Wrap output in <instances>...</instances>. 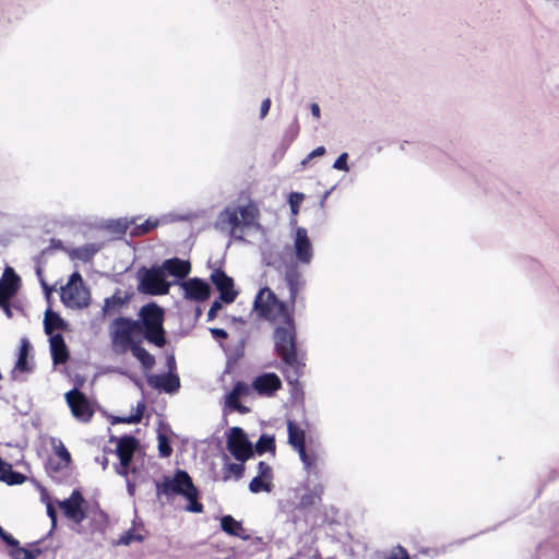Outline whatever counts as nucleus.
<instances>
[{
    "label": "nucleus",
    "mask_w": 559,
    "mask_h": 559,
    "mask_svg": "<svg viewBox=\"0 0 559 559\" xmlns=\"http://www.w3.org/2000/svg\"><path fill=\"white\" fill-rule=\"evenodd\" d=\"M294 308L290 300L278 299L267 286L260 288L255 295L253 311L260 319L271 320L276 316L283 319V324L277 325L273 332L275 354L299 350Z\"/></svg>",
    "instance_id": "obj_1"
},
{
    "label": "nucleus",
    "mask_w": 559,
    "mask_h": 559,
    "mask_svg": "<svg viewBox=\"0 0 559 559\" xmlns=\"http://www.w3.org/2000/svg\"><path fill=\"white\" fill-rule=\"evenodd\" d=\"M165 309L156 301L143 305L138 318L119 316L110 324V331L117 334H131L142 336L148 344L158 348L167 345V332L164 328Z\"/></svg>",
    "instance_id": "obj_2"
},
{
    "label": "nucleus",
    "mask_w": 559,
    "mask_h": 559,
    "mask_svg": "<svg viewBox=\"0 0 559 559\" xmlns=\"http://www.w3.org/2000/svg\"><path fill=\"white\" fill-rule=\"evenodd\" d=\"M281 359L280 370L290 386V399L295 405H299L305 414V392L299 379L305 373V354L299 350H290L276 354Z\"/></svg>",
    "instance_id": "obj_3"
},
{
    "label": "nucleus",
    "mask_w": 559,
    "mask_h": 559,
    "mask_svg": "<svg viewBox=\"0 0 559 559\" xmlns=\"http://www.w3.org/2000/svg\"><path fill=\"white\" fill-rule=\"evenodd\" d=\"M138 292L150 296H164L169 293L173 282L165 280L158 263L151 266L142 265L138 269Z\"/></svg>",
    "instance_id": "obj_4"
},
{
    "label": "nucleus",
    "mask_w": 559,
    "mask_h": 559,
    "mask_svg": "<svg viewBox=\"0 0 559 559\" xmlns=\"http://www.w3.org/2000/svg\"><path fill=\"white\" fill-rule=\"evenodd\" d=\"M112 348L117 354H124L128 350L131 352L132 356L139 360L141 367L144 370H151L155 362V356L148 353L143 346L142 342L145 341L142 336L131 334H117L111 332Z\"/></svg>",
    "instance_id": "obj_5"
},
{
    "label": "nucleus",
    "mask_w": 559,
    "mask_h": 559,
    "mask_svg": "<svg viewBox=\"0 0 559 559\" xmlns=\"http://www.w3.org/2000/svg\"><path fill=\"white\" fill-rule=\"evenodd\" d=\"M193 484L192 477L186 469L176 468L174 474L164 475L160 481H156V495L158 497L165 496L168 501L173 500L176 496L187 493V490Z\"/></svg>",
    "instance_id": "obj_6"
},
{
    "label": "nucleus",
    "mask_w": 559,
    "mask_h": 559,
    "mask_svg": "<svg viewBox=\"0 0 559 559\" xmlns=\"http://www.w3.org/2000/svg\"><path fill=\"white\" fill-rule=\"evenodd\" d=\"M226 450L228 455L238 462H247L253 459L252 441L243 428L234 426L225 431Z\"/></svg>",
    "instance_id": "obj_7"
},
{
    "label": "nucleus",
    "mask_w": 559,
    "mask_h": 559,
    "mask_svg": "<svg viewBox=\"0 0 559 559\" xmlns=\"http://www.w3.org/2000/svg\"><path fill=\"white\" fill-rule=\"evenodd\" d=\"M55 502L63 516L76 525H80L88 515V502L80 488H74L68 498L56 499Z\"/></svg>",
    "instance_id": "obj_8"
},
{
    "label": "nucleus",
    "mask_w": 559,
    "mask_h": 559,
    "mask_svg": "<svg viewBox=\"0 0 559 559\" xmlns=\"http://www.w3.org/2000/svg\"><path fill=\"white\" fill-rule=\"evenodd\" d=\"M8 554L12 559H37L39 555L45 551H56L58 546L52 545V540L47 542L46 538H39L36 542L29 543L26 547L21 546L20 542L12 536L5 544Z\"/></svg>",
    "instance_id": "obj_9"
},
{
    "label": "nucleus",
    "mask_w": 559,
    "mask_h": 559,
    "mask_svg": "<svg viewBox=\"0 0 559 559\" xmlns=\"http://www.w3.org/2000/svg\"><path fill=\"white\" fill-rule=\"evenodd\" d=\"M173 285H178L183 292V298L189 301L204 302L211 297V286L204 278L194 276L188 280H174Z\"/></svg>",
    "instance_id": "obj_10"
},
{
    "label": "nucleus",
    "mask_w": 559,
    "mask_h": 559,
    "mask_svg": "<svg viewBox=\"0 0 559 559\" xmlns=\"http://www.w3.org/2000/svg\"><path fill=\"white\" fill-rule=\"evenodd\" d=\"M210 281L218 292L219 299L225 300L226 305H230L237 299L239 292L235 287V281L222 267L212 271Z\"/></svg>",
    "instance_id": "obj_11"
},
{
    "label": "nucleus",
    "mask_w": 559,
    "mask_h": 559,
    "mask_svg": "<svg viewBox=\"0 0 559 559\" xmlns=\"http://www.w3.org/2000/svg\"><path fill=\"white\" fill-rule=\"evenodd\" d=\"M60 300L70 309H85L91 305V290L87 285L62 286L60 288Z\"/></svg>",
    "instance_id": "obj_12"
},
{
    "label": "nucleus",
    "mask_w": 559,
    "mask_h": 559,
    "mask_svg": "<svg viewBox=\"0 0 559 559\" xmlns=\"http://www.w3.org/2000/svg\"><path fill=\"white\" fill-rule=\"evenodd\" d=\"M146 382L153 390L169 395L178 393L181 386L180 377L178 373H147Z\"/></svg>",
    "instance_id": "obj_13"
},
{
    "label": "nucleus",
    "mask_w": 559,
    "mask_h": 559,
    "mask_svg": "<svg viewBox=\"0 0 559 559\" xmlns=\"http://www.w3.org/2000/svg\"><path fill=\"white\" fill-rule=\"evenodd\" d=\"M258 475L254 476L249 485L248 489L251 493L271 492L274 488L273 485V469L270 464L264 461L258 463Z\"/></svg>",
    "instance_id": "obj_14"
},
{
    "label": "nucleus",
    "mask_w": 559,
    "mask_h": 559,
    "mask_svg": "<svg viewBox=\"0 0 559 559\" xmlns=\"http://www.w3.org/2000/svg\"><path fill=\"white\" fill-rule=\"evenodd\" d=\"M295 259L299 263L308 264L313 257V248L305 227H297L294 237Z\"/></svg>",
    "instance_id": "obj_15"
},
{
    "label": "nucleus",
    "mask_w": 559,
    "mask_h": 559,
    "mask_svg": "<svg viewBox=\"0 0 559 559\" xmlns=\"http://www.w3.org/2000/svg\"><path fill=\"white\" fill-rule=\"evenodd\" d=\"M251 386L258 395L270 397L282 388V380L275 372H263L253 379Z\"/></svg>",
    "instance_id": "obj_16"
},
{
    "label": "nucleus",
    "mask_w": 559,
    "mask_h": 559,
    "mask_svg": "<svg viewBox=\"0 0 559 559\" xmlns=\"http://www.w3.org/2000/svg\"><path fill=\"white\" fill-rule=\"evenodd\" d=\"M159 267L163 272L165 280L173 276L174 280L183 281L191 272V263L189 260H183L178 257H173L164 260Z\"/></svg>",
    "instance_id": "obj_17"
},
{
    "label": "nucleus",
    "mask_w": 559,
    "mask_h": 559,
    "mask_svg": "<svg viewBox=\"0 0 559 559\" xmlns=\"http://www.w3.org/2000/svg\"><path fill=\"white\" fill-rule=\"evenodd\" d=\"M66 402L75 419L82 423H88L92 419L95 411L86 394L72 396Z\"/></svg>",
    "instance_id": "obj_18"
},
{
    "label": "nucleus",
    "mask_w": 559,
    "mask_h": 559,
    "mask_svg": "<svg viewBox=\"0 0 559 559\" xmlns=\"http://www.w3.org/2000/svg\"><path fill=\"white\" fill-rule=\"evenodd\" d=\"M22 285L20 275L14 271L13 267L7 266L2 276L0 277V298L1 299H13Z\"/></svg>",
    "instance_id": "obj_19"
},
{
    "label": "nucleus",
    "mask_w": 559,
    "mask_h": 559,
    "mask_svg": "<svg viewBox=\"0 0 559 559\" xmlns=\"http://www.w3.org/2000/svg\"><path fill=\"white\" fill-rule=\"evenodd\" d=\"M48 342L53 367L66 364L70 359V350L62 333L48 336Z\"/></svg>",
    "instance_id": "obj_20"
},
{
    "label": "nucleus",
    "mask_w": 559,
    "mask_h": 559,
    "mask_svg": "<svg viewBox=\"0 0 559 559\" xmlns=\"http://www.w3.org/2000/svg\"><path fill=\"white\" fill-rule=\"evenodd\" d=\"M32 344L27 337H22L19 346L17 358L13 368V372L28 373L34 370L32 361Z\"/></svg>",
    "instance_id": "obj_21"
},
{
    "label": "nucleus",
    "mask_w": 559,
    "mask_h": 559,
    "mask_svg": "<svg viewBox=\"0 0 559 559\" xmlns=\"http://www.w3.org/2000/svg\"><path fill=\"white\" fill-rule=\"evenodd\" d=\"M223 462L221 480L227 483L230 479L239 480L243 477L246 472V462H231L230 455L225 452L221 453Z\"/></svg>",
    "instance_id": "obj_22"
},
{
    "label": "nucleus",
    "mask_w": 559,
    "mask_h": 559,
    "mask_svg": "<svg viewBox=\"0 0 559 559\" xmlns=\"http://www.w3.org/2000/svg\"><path fill=\"white\" fill-rule=\"evenodd\" d=\"M43 324L44 332L48 336L55 335V330L60 333L70 331V323L58 311L52 310L50 306L45 311Z\"/></svg>",
    "instance_id": "obj_23"
},
{
    "label": "nucleus",
    "mask_w": 559,
    "mask_h": 559,
    "mask_svg": "<svg viewBox=\"0 0 559 559\" xmlns=\"http://www.w3.org/2000/svg\"><path fill=\"white\" fill-rule=\"evenodd\" d=\"M284 280L289 290L290 302L295 305L299 290L305 286V281L297 265L290 264L286 267Z\"/></svg>",
    "instance_id": "obj_24"
},
{
    "label": "nucleus",
    "mask_w": 559,
    "mask_h": 559,
    "mask_svg": "<svg viewBox=\"0 0 559 559\" xmlns=\"http://www.w3.org/2000/svg\"><path fill=\"white\" fill-rule=\"evenodd\" d=\"M248 337L249 332L242 331L240 338L233 349L229 346L223 347V350L226 355V368L224 370L225 373H228L233 366H235L245 356V348Z\"/></svg>",
    "instance_id": "obj_25"
},
{
    "label": "nucleus",
    "mask_w": 559,
    "mask_h": 559,
    "mask_svg": "<svg viewBox=\"0 0 559 559\" xmlns=\"http://www.w3.org/2000/svg\"><path fill=\"white\" fill-rule=\"evenodd\" d=\"M121 443L114 450H108L109 453H114L117 456H127L134 460L136 452L141 450L140 440L132 433H124L120 436Z\"/></svg>",
    "instance_id": "obj_26"
},
{
    "label": "nucleus",
    "mask_w": 559,
    "mask_h": 559,
    "mask_svg": "<svg viewBox=\"0 0 559 559\" xmlns=\"http://www.w3.org/2000/svg\"><path fill=\"white\" fill-rule=\"evenodd\" d=\"M221 530L229 536L238 537L242 540H249L250 535L247 533L241 521L236 520L230 514L222 515Z\"/></svg>",
    "instance_id": "obj_27"
},
{
    "label": "nucleus",
    "mask_w": 559,
    "mask_h": 559,
    "mask_svg": "<svg viewBox=\"0 0 559 559\" xmlns=\"http://www.w3.org/2000/svg\"><path fill=\"white\" fill-rule=\"evenodd\" d=\"M26 480V475L15 471L11 463L0 456V481L8 486H16L24 484Z\"/></svg>",
    "instance_id": "obj_28"
},
{
    "label": "nucleus",
    "mask_w": 559,
    "mask_h": 559,
    "mask_svg": "<svg viewBox=\"0 0 559 559\" xmlns=\"http://www.w3.org/2000/svg\"><path fill=\"white\" fill-rule=\"evenodd\" d=\"M68 467L64 466V462L61 460L57 461L52 457H48L45 462L47 475L57 484H66L68 481L69 474L66 471Z\"/></svg>",
    "instance_id": "obj_29"
},
{
    "label": "nucleus",
    "mask_w": 559,
    "mask_h": 559,
    "mask_svg": "<svg viewBox=\"0 0 559 559\" xmlns=\"http://www.w3.org/2000/svg\"><path fill=\"white\" fill-rule=\"evenodd\" d=\"M138 217H119V218H111L106 219L100 228L109 231L112 235H117L119 237L123 236L127 230L136 222Z\"/></svg>",
    "instance_id": "obj_30"
},
{
    "label": "nucleus",
    "mask_w": 559,
    "mask_h": 559,
    "mask_svg": "<svg viewBox=\"0 0 559 559\" xmlns=\"http://www.w3.org/2000/svg\"><path fill=\"white\" fill-rule=\"evenodd\" d=\"M102 249V245L99 243H86L84 246L73 248L68 251L70 259L80 260L84 263H88L93 260V258L97 254V252Z\"/></svg>",
    "instance_id": "obj_31"
},
{
    "label": "nucleus",
    "mask_w": 559,
    "mask_h": 559,
    "mask_svg": "<svg viewBox=\"0 0 559 559\" xmlns=\"http://www.w3.org/2000/svg\"><path fill=\"white\" fill-rule=\"evenodd\" d=\"M287 432H288V444L293 448L306 447V431L300 427V425L293 420L287 419L286 421Z\"/></svg>",
    "instance_id": "obj_32"
},
{
    "label": "nucleus",
    "mask_w": 559,
    "mask_h": 559,
    "mask_svg": "<svg viewBox=\"0 0 559 559\" xmlns=\"http://www.w3.org/2000/svg\"><path fill=\"white\" fill-rule=\"evenodd\" d=\"M237 209L240 214L242 226H254L258 229L261 228V224L257 222L259 217V209L252 201L246 205H238Z\"/></svg>",
    "instance_id": "obj_33"
},
{
    "label": "nucleus",
    "mask_w": 559,
    "mask_h": 559,
    "mask_svg": "<svg viewBox=\"0 0 559 559\" xmlns=\"http://www.w3.org/2000/svg\"><path fill=\"white\" fill-rule=\"evenodd\" d=\"M200 489L193 484H191L190 488L187 490V493H183L181 497L187 501L185 506V511L190 513H202L204 511L203 503L200 499Z\"/></svg>",
    "instance_id": "obj_34"
},
{
    "label": "nucleus",
    "mask_w": 559,
    "mask_h": 559,
    "mask_svg": "<svg viewBox=\"0 0 559 559\" xmlns=\"http://www.w3.org/2000/svg\"><path fill=\"white\" fill-rule=\"evenodd\" d=\"M253 457L255 455H263L266 452H270L272 454H275L276 451V441L274 435L269 433H261L258 441L255 443L252 442Z\"/></svg>",
    "instance_id": "obj_35"
},
{
    "label": "nucleus",
    "mask_w": 559,
    "mask_h": 559,
    "mask_svg": "<svg viewBox=\"0 0 559 559\" xmlns=\"http://www.w3.org/2000/svg\"><path fill=\"white\" fill-rule=\"evenodd\" d=\"M323 495V486L321 484H317L313 486L312 489L306 491L301 495L299 498L297 509L299 510H306L310 507L317 504L318 502H321Z\"/></svg>",
    "instance_id": "obj_36"
},
{
    "label": "nucleus",
    "mask_w": 559,
    "mask_h": 559,
    "mask_svg": "<svg viewBox=\"0 0 559 559\" xmlns=\"http://www.w3.org/2000/svg\"><path fill=\"white\" fill-rule=\"evenodd\" d=\"M132 298V294L127 293L123 297L120 296V289H116L115 294L110 297L105 298L103 312L108 313L109 311L116 310L127 304Z\"/></svg>",
    "instance_id": "obj_37"
},
{
    "label": "nucleus",
    "mask_w": 559,
    "mask_h": 559,
    "mask_svg": "<svg viewBox=\"0 0 559 559\" xmlns=\"http://www.w3.org/2000/svg\"><path fill=\"white\" fill-rule=\"evenodd\" d=\"M218 219L222 222V223H227L228 225H230V231L234 233L235 229L237 227H239L240 225H242L241 223V219H240V214L238 212V209L235 207V209H230V207H225L219 214H218Z\"/></svg>",
    "instance_id": "obj_38"
},
{
    "label": "nucleus",
    "mask_w": 559,
    "mask_h": 559,
    "mask_svg": "<svg viewBox=\"0 0 559 559\" xmlns=\"http://www.w3.org/2000/svg\"><path fill=\"white\" fill-rule=\"evenodd\" d=\"M158 225H159V219L152 218V217H148L141 224H136L134 222V224H132V228L130 230V236L133 238L144 236V235L148 234L150 231H152L153 229H155Z\"/></svg>",
    "instance_id": "obj_39"
},
{
    "label": "nucleus",
    "mask_w": 559,
    "mask_h": 559,
    "mask_svg": "<svg viewBox=\"0 0 559 559\" xmlns=\"http://www.w3.org/2000/svg\"><path fill=\"white\" fill-rule=\"evenodd\" d=\"M50 443L52 445V450H53V453L56 454V456H58L59 460L64 462V466H70L72 463L71 453L66 448L63 442L56 437H51Z\"/></svg>",
    "instance_id": "obj_40"
},
{
    "label": "nucleus",
    "mask_w": 559,
    "mask_h": 559,
    "mask_svg": "<svg viewBox=\"0 0 559 559\" xmlns=\"http://www.w3.org/2000/svg\"><path fill=\"white\" fill-rule=\"evenodd\" d=\"M145 539V536L135 532L134 527H130L129 530L124 531L120 537L114 543L116 546H129L132 543H143Z\"/></svg>",
    "instance_id": "obj_41"
},
{
    "label": "nucleus",
    "mask_w": 559,
    "mask_h": 559,
    "mask_svg": "<svg viewBox=\"0 0 559 559\" xmlns=\"http://www.w3.org/2000/svg\"><path fill=\"white\" fill-rule=\"evenodd\" d=\"M119 459V463L114 464L115 472L121 477H129L130 473H135L136 467L133 465V461L127 456H117Z\"/></svg>",
    "instance_id": "obj_42"
},
{
    "label": "nucleus",
    "mask_w": 559,
    "mask_h": 559,
    "mask_svg": "<svg viewBox=\"0 0 559 559\" xmlns=\"http://www.w3.org/2000/svg\"><path fill=\"white\" fill-rule=\"evenodd\" d=\"M299 122L297 117L294 118L292 123L288 126V128L285 131V134L283 136L281 145L284 147V150H287L288 146L296 140V138L299 134Z\"/></svg>",
    "instance_id": "obj_43"
},
{
    "label": "nucleus",
    "mask_w": 559,
    "mask_h": 559,
    "mask_svg": "<svg viewBox=\"0 0 559 559\" xmlns=\"http://www.w3.org/2000/svg\"><path fill=\"white\" fill-rule=\"evenodd\" d=\"M157 450L158 456L162 459H167L173 454V445L169 436L160 432L157 435Z\"/></svg>",
    "instance_id": "obj_44"
},
{
    "label": "nucleus",
    "mask_w": 559,
    "mask_h": 559,
    "mask_svg": "<svg viewBox=\"0 0 559 559\" xmlns=\"http://www.w3.org/2000/svg\"><path fill=\"white\" fill-rule=\"evenodd\" d=\"M52 500L48 501V502H45L44 504L46 506V513H47V516L50 519V522H51V527L50 530L48 531V533L43 537V538H46L47 542H50L51 540V537L57 528V525H58V514H57V511L56 509L53 508L52 506Z\"/></svg>",
    "instance_id": "obj_45"
},
{
    "label": "nucleus",
    "mask_w": 559,
    "mask_h": 559,
    "mask_svg": "<svg viewBox=\"0 0 559 559\" xmlns=\"http://www.w3.org/2000/svg\"><path fill=\"white\" fill-rule=\"evenodd\" d=\"M304 200L305 194L302 192L293 191L288 194L287 202L289 204L292 215H297L299 213Z\"/></svg>",
    "instance_id": "obj_46"
},
{
    "label": "nucleus",
    "mask_w": 559,
    "mask_h": 559,
    "mask_svg": "<svg viewBox=\"0 0 559 559\" xmlns=\"http://www.w3.org/2000/svg\"><path fill=\"white\" fill-rule=\"evenodd\" d=\"M251 389L252 386L249 385L247 382L242 381V380H238L235 382L231 391H229L228 393L230 394V396H236V397H243V396H248L251 392Z\"/></svg>",
    "instance_id": "obj_47"
},
{
    "label": "nucleus",
    "mask_w": 559,
    "mask_h": 559,
    "mask_svg": "<svg viewBox=\"0 0 559 559\" xmlns=\"http://www.w3.org/2000/svg\"><path fill=\"white\" fill-rule=\"evenodd\" d=\"M294 450L298 452L299 459L302 462L306 469H309L316 465V461H317L316 454L308 453L306 451V447L296 448Z\"/></svg>",
    "instance_id": "obj_48"
},
{
    "label": "nucleus",
    "mask_w": 559,
    "mask_h": 559,
    "mask_svg": "<svg viewBox=\"0 0 559 559\" xmlns=\"http://www.w3.org/2000/svg\"><path fill=\"white\" fill-rule=\"evenodd\" d=\"M86 379L84 376L76 373L74 377V386L64 394L66 400H70L72 396L83 395L81 388L84 385Z\"/></svg>",
    "instance_id": "obj_49"
},
{
    "label": "nucleus",
    "mask_w": 559,
    "mask_h": 559,
    "mask_svg": "<svg viewBox=\"0 0 559 559\" xmlns=\"http://www.w3.org/2000/svg\"><path fill=\"white\" fill-rule=\"evenodd\" d=\"M109 421L111 425L117 424H140V415H128V416H118V415H109Z\"/></svg>",
    "instance_id": "obj_50"
},
{
    "label": "nucleus",
    "mask_w": 559,
    "mask_h": 559,
    "mask_svg": "<svg viewBox=\"0 0 559 559\" xmlns=\"http://www.w3.org/2000/svg\"><path fill=\"white\" fill-rule=\"evenodd\" d=\"M209 331L213 340L216 341L222 348L227 347V345L224 344V342L228 338V332L225 329L209 328Z\"/></svg>",
    "instance_id": "obj_51"
},
{
    "label": "nucleus",
    "mask_w": 559,
    "mask_h": 559,
    "mask_svg": "<svg viewBox=\"0 0 559 559\" xmlns=\"http://www.w3.org/2000/svg\"><path fill=\"white\" fill-rule=\"evenodd\" d=\"M348 158H349V155L347 152L341 153L338 155V157L334 160L332 167L336 170L348 171L349 170Z\"/></svg>",
    "instance_id": "obj_52"
},
{
    "label": "nucleus",
    "mask_w": 559,
    "mask_h": 559,
    "mask_svg": "<svg viewBox=\"0 0 559 559\" xmlns=\"http://www.w3.org/2000/svg\"><path fill=\"white\" fill-rule=\"evenodd\" d=\"M226 305L225 300H221L219 297H216L207 311V321H212L216 318L218 311L223 308V306Z\"/></svg>",
    "instance_id": "obj_53"
},
{
    "label": "nucleus",
    "mask_w": 559,
    "mask_h": 559,
    "mask_svg": "<svg viewBox=\"0 0 559 559\" xmlns=\"http://www.w3.org/2000/svg\"><path fill=\"white\" fill-rule=\"evenodd\" d=\"M326 153V150L323 145H320L318 147H316L314 150H312L302 160H301V166L305 167L307 166L313 158L316 157H321L323 156L324 154Z\"/></svg>",
    "instance_id": "obj_54"
},
{
    "label": "nucleus",
    "mask_w": 559,
    "mask_h": 559,
    "mask_svg": "<svg viewBox=\"0 0 559 559\" xmlns=\"http://www.w3.org/2000/svg\"><path fill=\"white\" fill-rule=\"evenodd\" d=\"M239 397H236V396H230L229 393H227L225 395V403H224V412L225 413H233V412H236L237 409V406L239 405V401H238Z\"/></svg>",
    "instance_id": "obj_55"
},
{
    "label": "nucleus",
    "mask_w": 559,
    "mask_h": 559,
    "mask_svg": "<svg viewBox=\"0 0 559 559\" xmlns=\"http://www.w3.org/2000/svg\"><path fill=\"white\" fill-rule=\"evenodd\" d=\"M36 274L39 277L40 286L43 288L45 298L47 299L48 302H50V297H51L52 292L55 290V287L53 286H49L47 284V282L41 277V270H40V267L36 269Z\"/></svg>",
    "instance_id": "obj_56"
},
{
    "label": "nucleus",
    "mask_w": 559,
    "mask_h": 559,
    "mask_svg": "<svg viewBox=\"0 0 559 559\" xmlns=\"http://www.w3.org/2000/svg\"><path fill=\"white\" fill-rule=\"evenodd\" d=\"M76 285H81V287H83V285H86L79 271H74L69 276L68 283L64 286H76Z\"/></svg>",
    "instance_id": "obj_57"
},
{
    "label": "nucleus",
    "mask_w": 559,
    "mask_h": 559,
    "mask_svg": "<svg viewBox=\"0 0 559 559\" xmlns=\"http://www.w3.org/2000/svg\"><path fill=\"white\" fill-rule=\"evenodd\" d=\"M32 481H33V484L35 485V487L37 488V490L39 491V495H40V501H41L43 503H45V502H48V501L52 500V499H51V497H50V495H49V492H48V490H47V488H46L45 486H43V485H41L39 481H37L36 479H33Z\"/></svg>",
    "instance_id": "obj_58"
},
{
    "label": "nucleus",
    "mask_w": 559,
    "mask_h": 559,
    "mask_svg": "<svg viewBox=\"0 0 559 559\" xmlns=\"http://www.w3.org/2000/svg\"><path fill=\"white\" fill-rule=\"evenodd\" d=\"M166 367H167V371L166 372L178 373L177 372L176 357H175L174 353H169V354L166 355Z\"/></svg>",
    "instance_id": "obj_59"
},
{
    "label": "nucleus",
    "mask_w": 559,
    "mask_h": 559,
    "mask_svg": "<svg viewBox=\"0 0 559 559\" xmlns=\"http://www.w3.org/2000/svg\"><path fill=\"white\" fill-rule=\"evenodd\" d=\"M395 549L399 554L392 552L386 559H411L408 551L403 546L397 545Z\"/></svg>",
    "instance_id": "obj_60"
},
{
    "label": "nucleus",
    "mask_w": 559,
    "mask_h": 559,
    "mask_svg": "<svg viewBox=\"0 0 559 559\" xmlns=\"http://www.w3.org/2000/svg\"><path fill=\"white\" fill-rule=\"evenodd\" d=\"M52 249H59V250H63L64 247H63V242L60 240V239H57V238H51L50 239V243L47 248H45L41 253L45 254L46 252L52 250Z\"/></svg>",
    "instance_id": "obj_61"
},
{
    "label": "nucleus",
    "mask_w": 559,
    "mask_h": 559,
    "mask_svg": "<svg viewBox=\"0 0 559 559\" xmlns=\"http://www.w3.org/2000/svg\"><path fill=\"white\" fill-rule=\"evenodd\" d=\"M10 300L11 299H0V308L9 319L13 317L12 306L9 302Z\"/></svg>",
    "instance_id": "obj_62"
},
{
    "label": "nucleus",
    "mask_w": 559,
    "mask_h": 559,
    "mask_svg": "<svg viewBox=\"0 0 559 559\" xmlns=\"http://www.w3.org/2000/svg\"><path fill=\"white\" fill-rule=\"evenodd\" d=\"M165 433V435H174V431L171 430V427L168 423L159 419L158 420V427H157V435L158 433Z\"/></svg>",
    "instance_id": "obj_63"
},
{
    "label": "nucleus",
    "mask_w": 559,
    "mask_h": 559,
    "mask_svg": "<svg viewBox=\"0 0 559 559\" xmlns=\"http://www.w3.org/2000/svg\"><path fill=\"white\" fill-rule=\"evenodd\" d=\"M271 104H272V102L270 98H265L262 100L261 107H260V118L261 119H263L269 114Z\"/></svg>",
    "instance_id": "obj_64"
}]
</instances>
